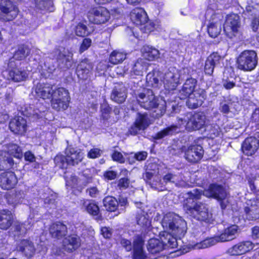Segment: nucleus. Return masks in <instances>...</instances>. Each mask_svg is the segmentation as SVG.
Segmentation results:
<instances>
[{"mask_svg":"<svg viewBox=\"0 0 259 259\" xmlns=\"http://www.w3.org/2000/svg\"><path fill=\"white\" fill-rule=\"evenodd\" d=\"M161 225L164 230L160 234V240L152 238L148 241L147 248L155 254L167 248H175L178 246L177 238H181L186 231L185 221L173 213L164 215Z\"/></svg>","mask_w":259,"mask_h":259,"instance_id":"1","label":"nucleus"},{"mask_svg":"<svg viewBox=\"0 0 259 259\" xmlns=\"http://www.w3.org/2000/svg\"><path fill=\"white\" fill-rule=\"evenodd\" d=\"M202 195L223 200L227 197V193L221 186L212 184L205 190L195 189L186 194L184 207L187 210L190 212H195V217L197 220L209 223L212 219V214L208 211L206 204L197 202Z\"/></svg>","mask_w":259,"mask_h":259,"instance_id":"2","label":"nucleus"},{"mask_svg":"<svg viewBox=\"0 0 259 259\" xmlns=\"http://www.w3.org/2000/svg\"><path fill=\"white\" fill-rule=\"evenodd\" d=\"M137 100L142 108L147 110H153L155 117L163 115L166 110V102L162 98L156 97L153 91L150 90H145L143 92L137 95Z\"/></svg>","mask_w":259,"mask_h":259,"instance_id":"3","label":"nucleus"},{"mask_svg":"<svg viewBox=\"0 0 259 259\" xmlns=\"http://www.w3.org/2000/svg\"><path fill=\"white\" fill-rule=\"evenodd\" d=\"M65 155H58L54 158L56 165L61 168H66L68 165H76L84 157V153L80 149L71 145H68L66 148Z\"/></svg>","mask_w":259,"mask_h":259,"instance_id":"4","label":"nucleus"},{"mask_svg":"<svg viewBox=\"0 0 259 259\" xmlns=\"http://www.w3.org/2000/svg\"><path fill=\"white\" fill-rule=\"evenodd\" d=\"M205 18L208 21L207 31L209 36L215 38L222 30V20L223 16L219 10H214V6H209L205 13Z\"/></svg>","mask_w":259,"mask_h":259,"instance_id":"5","label":"nucleus"},{"mask_svg":"<svg viewBox=\"0 0 259 259\" xmlns=\"http://www.w3.org/2000/svg\"><path fill=\"white\" fill-rule=\"evenodd\" d=\"M239 230L237 226L232 225L224 229L223 232L219 236L203 240L195 246V248H205L214 245L218 242L231 241L236 238Z\"/></svg>","mask_w":259,"mask_h":259,"instance_id":"6","label":"nucleus"},{"mask_svg":"<svg viewBox=\"0 0 259 259\" xmlns=\"http://www.w3.org/2000/svg\"><path fill=\"white\" fill-rule=\"evenodd\" d=\"M205 119V116L203 113H187L178 118V124L179 128L185 127L189 131L196 130L204 125Z\"/></svg>","mask_w":259,"mask_h":259,"instance_id":"7","label":"nucleus"},{"mask_svg":"<svg viewBox=\"0 0 259 259\" xmlns=\"http://www.w3.org/2000/svg\"><path fill=\"white\" fill-rule=\"evenodd\" d=\"M9 156L18 159L22 158L23 153L21 148L16 144H9L7 146V151H0V169L9 168L13 165V159Z\"/></svg>","mask_w":259,"mask_h":259,"instance_id":"8","label":"nucleus"},{"mask_svg":"<svg viewBox=\"0 0 259 259\" xmlns=\"http://www.w3.org/2000/svg\"><path fill=\"white\" fill-rule=\"evenodd\" d=\"M257 64V57L254 51L246 50L239 56L237 61V68L244 71L253 70Z\"/></svg>","mask_w":259,"mask_h":259,"instance_id":"9","label":"nucleus"},{"mask_svg":"<svg viewBox=\"0 0 259 259\" xmlns=\"http://www.w3.org/2000/svg\"><path fill=\"white\" fill-rule=\"evenodd\" d=\"M52 96V106L53 109L60 111L68 108L70 98L68 91L65 88H59L54 91Z\"/></svg>","mask_w":259,"mask_h":259,"instance_id":"10","label":"nucleus"},{"mask_svg":"<svg viewBox=\"0 0 259 259\" xmlns=\"http://www.w3.org/2000/svg\"><path fill=\"white\" fill-rule=\"evenodd\" d=\"M168 183L174 184L178 187H185L187 185L186 180L184 179L181 174L176 175L168 173L163 176L162 181L160 180L156 183H151V187L158 191H162L164 190V185Z\"/></svg>","mask_w":259,"mask_h":259,"instance_id":"11","label":"nucleus"},{"mask_svg":"<svg viewBox=\"0 0 259 259\" xmlns=\"http://www.w3.org/2000/svg\"><path fill=\"white\" fill-rule=\"evenodd\" d=\"M88 17L90 22L101 24L108 21L110 18V14L105 8L99 7L90 10L88 12Z\"/></svg>","mask_w":259,"mask_h":259,"instance_id":"12","label":"nucleus"},{"mask_svg":"<svg viewBox=\"0 0 259 259\" xmlns=\"http://www.w3.org/2000/svg\"><path fill=\"white\" fill-rule=\"evenodd\" d=\"M180 76L178 69L174 67L169 68L165 73L162 80L165 89L169 91L175 90L180 83Z\"/></svg>","mask_w":259,"mask_h":259,"instance_id":"13","label":"nucleus"},{"mask_svg":"<svg viewBox=\"0 0 259 259\" xmlns=\"http://www.w3.org/2000/svg\"><path fill=\"white\" fill-rule=\"evenodd\" d=\"M13 61L10 60L9 66L10 69L5 72L7 74V79L12 80L15 82H20L26 80L28 76V72L24 68L19 67L16 64V67H13Z\"/></svg>","mask_w":259,"mask_h":259,"instance_id":"14","label":"nucleus"},{"mask_svg":"<svg viewBox=\"0 0 259 259\" xmlns=\"http://www.w3.org/2000/svg\"><path fill=\"white\" fill-rule=\"evenodd\" d=\"M0 10L2 13L0 19L6 21L13 20L18 13L17 7L10 0H1Z\"/></svg>","mask_w":259,"mask_h":259,"instance_id":"15","label":"nucleus"},{"mask_svg":"<svg viewBox=\"0 0 259 259\" xmlns=\"http://www.w3.org/2000/svg\"><path fill=\"white\" fill-rule=\"evenodd\" d=\"M240 26L239 16L235 14L228 15L224 25V29L226 34L230 37L235 35Z\"/></svg>","mask_w":259,"mask_h":259,"instance_id":"16","label":"nucleus"},{"mask_svg":"<svg viewBox=\"0 0 259 259\" xmlns=\"http://www.w3.org/2000/svg\"><path fill=\"white\" fill-rule=\"evenodd\" d=\"M148 115L146 113H138L134 124L129 129V133L132 135L138 134L141 130H144L150 125Z\"/></svg>","mask_w":259,"mask_h":259,"instance_id":"17","label":"nucleus"},{"mask_svg":"<svg viewBox=\"0 0 259 259\" xmlns=\"http://www.w3.org/2000/svg\"><path fill=\"white\" fill-rule=\"evenodd\" d=\"M185 159L190 162H197L203 157L204 150L200 145H192L183 149Z\"/></svg>","mask_w":259,"mask_h":259,"instance_id":"18","label":"nucleus"},{"mask_svg":"<svg viewBox=\"0 0 259 259\" xmlns=\"http://www.w3.org/2000/svg\"><path fill=\"white\" fill-rule=\"evenodd\" d=\"M254 247V244L249 241L239 242L229 248L227 253L232 256H238L244 254Z\"/></svg>","mask_w":259,"mask_h":259,"instance_id":"19","label":"nucleus"},{"mask_svg":"<svg viewBox=\"0 0 259 259\" xmlns=\"http://www.w3.org/2000/svg\"><path fill=\"white\" fill-rule=\"evenodd\" d=\"M17 183V178L13 171H5L0 176V186L3 189H12L15 187Z\"/></svg>","mask_w":259,"mask_h":259,"instance_id":"20","label":"nucleus"},{"mask_svg":"<svg viewBox=\"0 0 259 259\" xmlns=\"http://www.w3.org/2000/svg\"><path fill=\"white\" fill-rule=\"evenodd\" d=\"M56 53L58 61L63 64L65 68H69L72 66L73 52L71 49L61 47L57 50Z\"/></svg>","mask_w":259,"mask_h":259,"instance_id":"21","label":"nucleus"},{"mask_svg":"<svg viewBox=\"0 0 259 259\" xmlns=\"http://www.w3.org/2000/svg\"><path fill=\"white\" fill-rule=\"evenodd\" d=\"M259 146L258 140L254 137L246 138L242 144L243 152L246 155L251 156L257 151Z\"/></svg>","mask_w":259,"mask_h":259,"instance_id":"22","label":"nucleus"},{"mask_svg":"<svg viewBox=\"0 0 259 259\" xmlns=\"http://www.w3.org/2000/svg\"><path fill=\"white\" fill-rule=\"evenodd\" d=\"M187 105L190 108L195 109L201 106L205 99L203 91H196L188 96Z\"/></svg>","mask_w":259,"mask_h":259,"instance_id":"23","label":"nucleus"},{"mask_svg":"<svg viewBox=\"0 0 259 259\" xmlns=\"http://www.w3.org/2000/svg\"><path fill=\"white\" fill-rule=\"evenodd\" d=\"M130 18L133 23L136 25L145 24L148 20V16L145 11L140 8L134 9L131 12Z\"/></svg>","mask_w":259,"mask_h":259,"instance_id":"24","label":"nucleus"},{"mask_svg":"<svg viewBox=\"0 0 259 259\" xmlns=\"http://www.w3.org/2000/svg\"><path fill=\"white\" fill-rule=\"evenodd\" d=\"M9 127L16 134H23L27 129L26 121L21 116L17 117L10 121Z\"/></svg>","mask_w":259,"mask_h":259,"instance_id":"25","label":"nucleus"},{"mask_svg":"<svg viewBox=\"0 0 259 259\" xmlns=\"http://www.w3.org/2000/svg\"><path fill=\"white\" fill-rule=\"evenodd\" d=\"M53 85L49 83H39L35 89L36 95L38 97L44 99H50L53 94Z\"/></svg>","mask_w":259,"mask_h":259,"instance_id":"26","label":"nucleus"},{"mask_svg":"<svg viewBox=\"0 0 259 259\" xmlns=\"http://www.w3.org/2000/svg\"><path fill=\"white\" fill-rule=\"evenodd\" d=\"M126 90L124 86L117 84L112 91L111 99L117 103L123 102L126 98Z\"/></svg>","mask_w":259,"mask_h":259,"instance_id":"27","label":"nucleus"},{"mask_svg":"<svg viewBox=\"0 0 259 259\" xmlns=\"http://www.w3.org/2000/svg\"><path fill=\"white\" fill-rule=\"evenodd\" d=\"M197 81L195 79L190 78L187 79L184 84L182 90L180 91V98L181 99H185L192 94L196 85Z\"/></svg>","mask_w":259,"mask_h":259,"instance_id":"28","label":"nucleus"},{"mask_svg":"<svg viewBox=\"0 0 259 259\" xmlns=\"http://www.w3.org/2000/svg\"><path fill=\"white\" fill-rule=\"evenodd\" d=\"M17 249L27 256H32L35 250L33 243L28 239L21 240L18 243Z\"/></svg>","mask_w":259,"mask_h":259,"instance_id":"29","label":"nucleus"},{"mask_svg":"<svg viewBox=\"0 0 259 259\" xmlns=\"http://www.w3.org/2000/svg\"><path fill=\"white\" fill-rule=\"evenodd\" d=\"M50 232L53 237L59 239L66 235L67 229L65 225L57 222L51 226Z\"/></svg>","mask_w":259,"mask_h":259,"instance_id":"30","label":"nucleus"},{"mask_svg":"<svg viewBox=\"0 0 259 259\" xmlns=\"http://www.w3.org/2000/svg\"><path fill=\"white\" fill-rule=\"evenodd\" d=\"M63 243L65 250L68 251H72L79 247L80 240L78 236L73 235L65 238Z\"/></svg>","mask_w":259,"mask_h":259,"instance_id":"31","label":"nucleus"},{"mask_svg":"<svg viewBox=\"0 0 259 259\" xmlns=\"http://www.w3.org/2000/svg\"><path fill=\"white\" fill-rule=\"evenodd\" d=\"M13 221L12 213L8 210H3L0 212V229L7 230L12 225Z\"/></svg>","mask_w":259,"mask_h":259,"instance_id":"32","label":"nucleus"},{"mask_svg":"<svg viewBox=\"0 0 259 259\" xmlns=\"http://www.w3.org/2000/svg\"><path fill=\"white\" fill-rule=\"evenodd\" d=\"M92 68V64L89 63L88 60H85L81 61L78 64L76 69V73L78 77L82 79L87 78Z\"/></svg>","mask_w":259,"mask_h":259,"instance_id":"33","label":"nucleus"},{"mask_svg":"<svg viewBox=\"0 0 259 259\" xmlns=\"http://www.w3.org/2000/svg\"><path fill=\"white\" fill-rule=\"evenodd\" d=\"M247 206L245 208L246 213L250 215L252 219L255 218L253 215L259 214V199L249 200L247 202Z\"/></svg>","mask_w":259,"mask_h":259,"instance_id":"34","label":"nucleus"},{"mask_svg":"<svg viewBox=\"0 0 259 259\" xmlns=\"http://www.w3.org/2000/svg\"><path fill=\"white\" fill-rule=\"evenodd\" d=\"M142 53L143 57L149 61L156 59L159 56L158 50L149 46H144L142 49Z\"/></svg>","mask_w":259,"mask_h":259,"instance_id":"35","label":"nucleus"},{"mask_svg":"<svg viewBox=\"0 0 259 259\" xmlns=\"http://www.w3.org/2000/svg\"><path fill=\"white\" fill-rule=\"evenodd\" d=\"M147 69V63L142 59H138L133 65L131 73L132 75H142Z\"/></svg>","mask_w":259,"mask_h":259,"instance_id":"36","label":"nucleus"},{"mask_svg":"<svg viewBox=\"0 0 259 259\" xmlns=\"http://www.w3.org/2000/svg\"><path fill=\"white\" fill-rule=\"evenodd\" d=\"M179 128H180L178 124L177 125H171L157 133L153 138L156 140L161 139L166 136L177 133Z\"/></svg>","mask_w":259,"mask_h":259,"instance_id":"37","label":"nucleus"},{"mask_svg":"<svg viewBox=\"0 0 259 259\" xmlns=\"http://www.w3.org/2000/svg\"><path fill=\"white\" fill-rule=\"evenodd\" d=\"M126 54L119 50L113 51L109 57V61L113 64H117L121 63L126 58Z\"/></svg>","mask_w":259,"mask_h":259,"instance_id":"38","label":"nucleus"},{"mask_svg":"<svg viewBox=\"0 0 259 259\" xmlns=\"http://www.w3.org/2000/svg\"><path fill=\"white\" fill-rule=\"evenodd\" d=\"M65 177L66 186L71 188H79L81 189L87 185L86 183L81 182V181L78 180L75 176L71 175L69 177L68 175H66Z\"/></svg>","mask_w":259,"mask_h":259,"instance_id":"39","label":"nucleus"},{"mask_svg":"<svg viewBox=\"0 0 259 259\" xmlns=\"http://www.w3.org/2000/svg\"><path fill=\"white\" fill-rule=\"evenodd\" d=\"M104 205L108 211H114L118 206V201L113 197L107 196L104 199Z\"/></svg>","mask_w":259,"mask_h":259,"instance_id":"40","label":"nucleus"},{"mask_svg":"<svg viewBox=\"0 0 259 259\" xmlns=\"http://www.w3.org/2000/svg\"><path fill=\"white\" fill-rule=\"evenodd\" d=\"M136 220L137 224L142 227H148L150 225L148 214L142 210L138 213Z\"/></svg>","mask_w":259,"mask_h":259,"instance_id":"41","label":"nucleus"},{"mask_svg":"<svg viewBox=\"0 0 259 259\" xmlns=\"http://www.w3.org/2000/svg\"><path fill=\"white\" fill-rule=\"evenodd\" d=\"M24 198V193L22 191H16L11 196L8 197V202L10 204L16 205L22 202Z\"/></svg>","mask_w":259,"mask_h":259,"instance_id":"42","label":"nucleus"},{"mask_svg":"<svg viewBox=\"0 0 259 259\" xmlns=\"http://www.w3.org/2000/svg\"><path fill=\"white\" fill-rule=\"evenodd\" d=\"M87 211L92 215H98L99 212L98 206L93 202L85 201L84 203Z\"/></svg>","mask_w":259,"mask_h":259,"instance_id":"43","label":"nucleus"},{"mask_svg":"<svg viewBox=\"0 0 259 259\" xmlns=\"http://www.w3.org/2000/svg\"><path fill=\"white\" fill-rule=\"evenodd\" d=\"M29 51L26 47H20L15 53L12 60L14 59L21 60L25 58L29 54Z\"/></svg>","mask_w":259,"mask_h":259,"instance_id":"44","label":"nucleus"},{"mask_svg":"<svg viewBox=\"0 0 259 259\" xmlns=\"http://www.w3.org/2000/svg\"><path fill=\"white\" fill-rule=\"evenodd\" d=\"M146 81L149 86L155 88H159V85H161L155 74L153 72H150L147 75Z\"/></svg>","mask_w":259,"mask_h":259,"instance_id":"45","label":"nucleus"},{"mask_svg":"<svg viewBox=\"0 0 259 259\" xmlns=\"http://www.w3.org/2000/svg\"><path fill=\"white\" fill-rule=\"evenodd\" d=\"M207 59L215 67L220 65L223 61V58L218 53H212L207 57Z\"/></svg>","mask_w":259,"mask_h":259,"instance_id":"46","label":"nucleus"},{"mask_svg":"<svg viewBox=\"0 0 259 259\" xmlns=\"http://www.w3.org/2000/svg\"><path fill=\"white\" fill-rule=\"evenodd\" d=\"M75 32L76 35L83 37L89 34L86 25L82 23H79L75 27Z\"/></svg>","mask_w":259,"mask_h":259,"instance_id":"47","label":"nucleus"},{"mask_svg":"<svg viewBox=\"0 0 259 259\" xmlns=\"http://www.w3.org/2000/svg\"><path fill=\"white\" fill-rule=\"evenodd\" d=\"M31 221L28 220L27 222H26L24 224H18L16 225V231L20 233V234H23L26 233L27 230H29L31 227Z\"/></svg>","mask_w":259,"mask_h":259,"instance_id":"48","label":"nucleus"},{"mask_svg":"<svg viewBox=\"0 0 259 259\" xmlns=\"http://www.w3.org/2000/svg\"><path fill=\"white\" fill-rule=\"evenodd\" d=\"M103 153L102 150L97 148H93L88 151L87 157L91 159L97 158L100 157Z\"/></svg>","mask_w":259,"mask_h":259,"instance_id":"49","label":"nucleus"},{"mask_svg":"<svg viewBox=\"0 0 259 259\" xmlns=\"http://www.w3.org/2000/svg\"><path fill=\"white\" fill-rule=\"evenodd\" d=\"M145 179L151 186V183H156L157 181H159L160 179L157 176H154L153 174L151 172L147 171L146 172L145 175Z\"/></svg>","mask_w":259,"mask_h":259,"instance_id":"50","label":"nucleus"},{"mask_svg":"<svg viewBox=\"0 0 259 259\" xmlns=\"http://www.w3.org/2000/svg\"><path fill=\"white\" fill-rule=\"evenodd\" d=\"M111 111L110 108L106 105H102L101 107V117L103 120H107L110 117V113Z\"/></svg>","mask_w":259,"mask_h":259,"instance_id":"51","label":"nucleus"},{"mask_svg":"<svg viewBox=\"0 0 259 259\" xmlns=\"http://www.w3.org/2000/svg\"><path fill=\"white\" fill-rule=\"evenodd\" d=\"M130 180L127 178H121L118 182L117 187L120 190H124L129 187Z\"/></svg>","mask_w":259,"mask_h":259,"instance_id":"52","label":"nucleus"},{"mask_svg":"<svg viewBox=\"0 0 259 259\" xmlns=\"http://www.w3.org/2000/svg\"><path fill=\"white\" fill-rule=\"evenodd\" d=\"M91 44L92 40L90 38H86L83 39L79 48V52L82 53L88 50L91 46Z\"/></svg>","mask_w":259,"mask_h":259,"instance_id":"53","label":"nucleus"},{"mask_svg":"<svg viewBox=\"0 0 259 259\" xmlns=\"http://www.w3.org/2000/svg\"><path fill=\"white\" fill-rule=\"evenodd\" d=\"M51 3L49 0H36V7L39 9H48V6Z\"/></svg>","mask_w":259,"mask_h":259,"instance_id":"54","label":"nucleus"},{"mask_svg":"<svg viewBox=\"0 0 259 259\" xmlns=\"http://www.w3.org/2000/svg\"><path fill=\"white\" fill-rule=\"evenodd\" d=\"M159 22L157 21H155V22H150L147 24L145 26L146 31H148L149 32L152 31L154 30H158L159 28Z\"/></svg>","mask_w":259,"mask_h":259,"instance_id":"55","label":"nucleus"},{"mask_svg":"<svg viewBox=\"0 0 259 259\" xmlns=\"http://www.w3.org/2000/svg\"><path fill=\"white\" fill-rule=\"evenodd\" d=\"M215 66H213L210 62H209L207 59H206L205 61V64L204 66V71L206 74L208 75H211L213 72V70Z\"/></svg>","mask_w":259,"mask_h":259,"instance_id":"56","label":"nucleus"},{"mask_svg":"<svg viewBox=\"0 0 259 259\" xmlns=\"http://www.w3.org/2000/svg\"><path fill=\"white\" fill-rule=\"evenodd\" d=\"M112 157L113 160L118 161L120 163H123L124 162V158L123 157L122 154L117 151H115L112 155Z\"/></svg>","mask_w":259,"mask_h":259,"instance_id":"57","label":"nucleus"},{"mask_svg":"<svg viewBox=\"0 0 259 259\" xmlns=\"http://www.w3.org/2000/svg\"><path fill=\"white\" fill-rule=\"evenodd\" d=\"M223 84L225 89L230 90L235 87V83L233 80H231L230 79H224L223 81Z\"/></svg>","mask_w":259,"mask_h":259,"instance_id":"58","label":"nucleus"},{"mask_svg":"<svg viewBox=\"0 0 259 259\" xmlns=\"http://www.w3.org/2000/svg\"><path fill=\"white\" fill-rule=\"evenodd\" d=\"M134 157L138 161L144 160L147 157V153L145 151L139 152L135 153Z\"/></svg>","mask_w":259,"mask_h":259,"instance_id":"59","label":"nucleus"},{"mask_svg":"<svg viewBox=\"0 0 259 259\" xmlns=\"http://www.w3.org/2000/svg\"><path fill=\"white\" fill-rule=\"evenodd\" d=\"M24 159L25 160L32 162L35 161V157L34 154L30 151H27L24 155Z\"/></svg>","mask_w":259,"mask_h":259,"instance_id":"60","label":"nucleus"},{"mask_svg":"<svg viewBox=\"0 0 259 259\" xmlns=\"http://www.w3.org/2000/svg\"><path fill=\"white\" fill-rule=\"evenodd\" d=\"M251 27L254 32H256L259 27V18H253L251 23Z\"/></svg>","mask_w":259,"mask_h":259,"instance_id":"61","label":"nucleus"},{"mask_svg":"<svg viewBox=\"0 0 259 259\" xmlns=\"http://www.w3.org/2000/svg\"><path fill=\"white\" fill-rule=\"evenodd\" d=\"M252 120L259 127V108L255 109L252 113Z\"/></svg>","mask_w":259,"mask_h":259,"instance_id":"62","label":"nucleus"},{"mask_svg":"<svg viewBox=\"0 0 259 259\" xmlns=\"http://www.w3.org/2000/svg\"><path fill=\"white\" fill-rule=\"evenodd\" d=\"M101 233L104 238H109L111 236V230L107 227H103L101 229Z\"/></svg>","mask_w":259,"mask_h":259,"instance_id":"63","label":"nucleus"},{"mask_svg":"<svg viewBox=\"0 0 259 259\" xmlns=\"http://www.w3.org/2000/svg\"><path fill=\"white\" fill-rule=\"evenodd\" d=\"M121 243L127 251H130L131 250L132 245L131 242L129 240L122 239H121Z\"/></svg>","mask_w":259,"mask_h":259,"instance_id":"64","label":"nucleus"}]
</instances>
